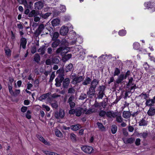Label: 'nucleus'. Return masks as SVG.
<instances>
[{"instance_id":"obj_1","label":"nucleus","mask_w":155,"mask_h":155,"mask_svg":"<svg viewBox=\"0 0 155 155\" xmlns=\"http://www.w3.org/2000/svg\"><path fill=\"white\" fill-rule=\"evenodd\" d=\"M72 36L71 37V39H75L74 40H73L71 42H70L69 43L65 39H64L62 40V44L64 45H68L69 44L71 45H73L75 44L77 42H78L79 43H80L82 42L81 41V38L80 37H78V38H76V33L74 31H73L72 33Z\"/></svg>"},{"instance_id":"obj_2","label":"nucleus","mask_w":155,"mask_h":155,"mask_svg":"<svg viewBox=\"0 0 155 155\" xmlns=\"http://www.w3.org/2000/svg\"><path fill=\"white\" fill-rule=\"evenodd\" d=\"M69 25L68 26H63L61 27L60 29V34L62 35H66L69 31V28L70 29H72L73 27L72 25L70 24H68Z\"/></svg>"},{"instance_id":"obj_3","label":"nucleus","mask_w":155,"mask_h":155,"mask_svg":"<svg viewBox=\"0 0 155 155\" xmlns=\"http://www.w3.org/2000/svg\"><path fill=\"white\" fill-rule=\"evenodd\" d=\"M81 149L84 152L87 154H90L94 151L93 147L91 146H83L81 147Z\"/></svg>"},{"instance_id":"obj_4","label":"nucleus","mask_w":155,"mask_h":155,"mask_svg":"<svg viewBox=\"0 0 155 155\" xmlns=\"http://www.w3.org/2000/svg\"><path fill=\"white\" fill-rule=\"evenodd\" d=\"M54 115L56 119H62L65 115L64 111L62 109L60 110L59 112L56 111L55 112Z\"/></svg>"},{"instance_id":"obj_5","label":"nucleus","mask_w":155,"mask_h":155,"mask_svg":"<svg viewBox=\"0 0 155 155\" xmlns=\"http://www.w3.org/2000/svg\"><path fill=\"white\" fill-rule=\"evenodd\" d=\"M45 28V27L43 24L39 25L35 32V34L37 36H38L42 31Z\"/></svg>"},{"instance_id":"obj_6","label":"nucleus","mask_w":155,"mask_h":155,"mask_svg":"<svg viewBox=\"0 0 155 155\" xmlns=\"http://www.w3.org/2000/svg\"><path fill=\"white\" fill-rule=\"evenodd\" d=\"M35 6L36 9H41L43 7L44 3L42 2L39 1L35 3Z\"/></svg>"},{"instance_id":"obj_7","label":"nucleus","mask_w":155,"mask_h":155,"mask_svg":"<svg viewBox=\"0 0 155 155\" xmlns=\"http://www.w3.org/2000/svg\"><path fill=\"white\" fill-rule=\"evenodd\" d=\"M155 100L154 99V97L153 99L146 100V101L145 103L146 106L149 107L153 106L155 103Z\"/></svg>"},{"instance_id":"obj_8","label":"nucleus","mask_w":155,"mask_h":155,"mask_svg":"<svg viewBox=\"0 0 155 155\" xmlns=\"http://www.w3.org/2000/svg\"><path fill=\"white\" fill-rule=\"evenodd\" d=\"M37 137L40 141H41L45 144L48 145H50V143L49 142H48L46 140H45L44 139V138L41 135H37Z\"/></svg>"},{"instance_id":"obj_9","label":"nucleus","mask_w":155,"mask_h":155,"mask_svg":"<svg viewBox=\"0 0 155 155\" xmlns=\"http://www.w3.org/2000/svg\"><path fill=\"white\" fill-rule=\"evenodd\" d=\"M27 40L24 38H22L21 39L20 46H22L23 49H25L27 44Z\"/></svg>"},{"instance_id":"obj_10","label":"nucleus","mask_w":155,"mask_h":155,"mask_svg":"<svg viewBox=\"0 0 155 155\" xmlns=\"http://www.w3.org/2000/svg\"><path fill=\"white\" fill-rule=\"evenodd\" d=\"M95 92V89L90 87L89 91L87 92V94L90 97H91L94 95Z\"/></svg>"},{"instance_id":"obj_11","label":"nucleus","mask_w":155,"mask_h":155,"mask_svg":"<svg viewBox=\"0 0 155 155\" xmlns=\"http://www.w3.org/2000/svg\"><path fill=\"white\" fill-rule=\"evenodd\" d=\"M70 79L68 78H66L65 79L63 83V86L64 88H67L70 83Z\"/></svg>"},{"instance_id":"obj_12","label":"nucleus","mask_w":155,"mask_h":155,"mask_svg":"<svg viewBox=\"0 0 155 155\" xmlns=\"http://www.w3.org/2000/svg\"><path fill=\"white\" fill-rule=\"evenodd\" d=\"M84 79V78L82 76L76 77L73 79V82L75 81L76 83H79L82 81Z\"/></svg>"},{"instance_id":"obj_13","label":"nucleus","mask_w":155,"mask_h":155,"mask_svg":"<svg viewBox=\"0 0 155 155\" xmlns=\"http://www.w3.org/2000/svg\"><path fill=\"white\" fill-rule=\"evenodd\" d=\"M125 79L124 75V74H120L119 76L117 79L116 80V81L117 83L119 84L124 79Z\"/></svg>"},{"instance_id":"obj_14","label":"nucleus","mask_w":155,"mask_h":155,"mask_svg":"<svg viewBox=\"0 0 155 155\" xmlns=\"http://www.w3.org/2000/svg\"><path fill=\"white\" fill-rule=\"evenodd\" d=\"M147 114L150 116L154 115L155 114V108L152 107H150Z\"/></svg>"},{"instance_id":"obj_15","label":"nucleus","mask_w":155,"mask_h":155,"mask_svg":"<svg viewBox=\"0 0 155 155\" xmlns=\"http://www.w3.org/2000/svg\"><path fill=\"white\" fill-rule=\"evenodd\" d=\"M107 116L109 117H115L117 116V113L111 111L107 112L106 113Z\"/></svg>"},{"instance_id":"obj_16","label":"nucleus","mask_w":155,"mask_h":155,"mask_svg":"<svg viewBox=\"0 0 155 155\" xmlns=\"http://www.w3.org/2000/svg\"><path fill=\"white\" fill-rule=\"evenodd\" d=\"M71 48H63L62 47V51L61 53V55L64 56L70 50Z\"/></svg>"},{"instance_id":"obj_17","label":"nucleus","mask_w":155,"mask_h":155,"mask_svg":"<svg viewBox=\"0 0 155 155\" xmlns=\"http://www.w3.org/2000/svg\"><path fill=\"white\" fill-rule=\"evenodd\" d=\"M145 118H143L139 122L140 126H146L147 124V121Z\"/></svg>"},{"instance_id":"obj_18","label":"nucleus","mask_w":155,"mask_h":155,"mask_svg":"<svg viewBox=\"0 0 155 155\" xmlns=\"http://www.w3.org/2000/svg\"><path fill=\"white\" fill-rule=\"evenodd\" d=\"M81 127V126L79 124L73 125L71 126L70 128L73 130H77Z\"/></svg>"},{"instance_id":"obj_19","label":"nucleus","mask_w":155,"mask_h":155,"mask_svg":"<svg viewBox=\"0 0 155 155\" xmlns=\"http://www.w3.org/2000/svg\"><path fill=\"white\" fill-rule=\"evenodd\" d=\"M21 3L23 4L27 8H31L32 5V3L31 2H29V5H28L26 0H23V1Z\"/></svg>"},{"instance_id":"obj_20","label":"nucleus","mask_w":155,"mask_h":155,"mask_svg":"<svg viewBox=\"0 0 155 155\" xmlns=\"http://www.w3.org/2000/svg\"><path fill=\"white\" fill-rule=\"evenodd\" d=\"M123 117L127 119L130 116V113L128 111H124L123 113Z\"/></svg>"},{"instance_id":"obj_21","label":"nucleus","mask_w":155,"mask_h":155,"mask_svg":"<svg viewBox=\"0 0 155 155\" xmlns=\"http://www.w3.org/2000/svg\"><path fill=\"white\" fill-rule=\"evenodd\" d=\"M98 83L96 79H94L91 82L90 87L95 89Z\"/></svg>"},{"instance_id":"obj_22","label":"nucleus","mask_w":155,"mask_h":155,"mask_svg":"<svg viewBox=\"0 0 155 155\" xmlns=\"http://www.w3.org/2000/svg\"><path fill=\"white\" fill-rule=\"evenodd\" d=\"M97 124L100 130L103 131H105V128L101 123L98 122L97 123Z\"/></svg>"},{"instance_id":"obj_23","label":"nucleus","mask_w":155,"mask_h":155,"mask_svg":"<svg viewBox=\"0 0 155 155\" xmlns=\"http://www.w3.org/2000/svg\"><path fill=\"white\" fill-rule=\"evenodd\" d=\"M134 139L133 138H130L126 140H124V143H132L134 142Z\"/></svg>"},{"instance_id":"obj_24","label":"nucleus","mask_w":155,"mask_h":155,"mask_svg":"<svg viewBox=\"0 0 155 155\" xmlns=\"http://www.w3.org/2000/svg\"><path fill=\"white\" fill-rule=\"evenodd\" d=\"M51 23L53 26H56L59 24L60 20L58 19L55 18L52 21Z\"/></svg>"},{"instance_id":"obj_25","label":"nucleus","mask_w":155,"mask_h":155,"mask_svg":"<svg viewBox=\"0 0 155 155\" xmlns=\"http://www.w3.org/2000/svg\"><path fill=\"white\" fill-rule=\"evenodd\" d=\"M38 14V11H36L34 10H32L29 14L28 16L29 17H34L36 15Z\"/></svg>"},{"instance_id":"obj_26","label":"nucleus","mask_w":155,"mask_h":155,"mask_svg":"<svg viewBox=\"0 0 155 155\" xmlns=\"http://www.w3.org/2000/svg\"><path fill=\"white\" fill-rule=\"evenodd\" d=\"M82 108L81 107H78L76 109L75 114L77 116H80L82 113Z\"/></svg>"},{"instance_id":"obj_27","label":"nucleus","mask_w":155,"mask_h":155,"mask_svg":"<svg viewBox=\"0 0 155 155\" xmlns=\"http://www.w3.org/2000/svg\"><path fill=\"white\" fill-rule=\"evenodd\" d=\"M50 94L49 93H47L45 94H44L41 96L39 98V100L41 101L43 100H45L48 98Z\"/></svg>"},{"instance_id":"obj_28","label":"nucleus","mask_w":155,"mask_h":155,"mask_svg":"<svg viewBox=\"0 0 155 155\" xmlns=\"http://www.w3.org/2000/svg\"><path fill=\"white\" fill-rule=\"evenodd\" d=\"M70 48L71 49V50L73 49L72 50L75 53L79 51L80 49L81 48V46L80 45H77L74 47H72Z\"/></svg>"},{"instance_id":"obj_29","label":"nucleus","mask_w":155,"mask_h":155,"mask_svg":"<svg viewBox=\"0 0 155 155\" xmlns=\"http://www.w3.org/2000/svg\"><path fill=\"white\" fill-rule=\"evenodd\" d=\"M40 58L39 55L38 54H35L34 60L37 63H39L40 61Z\"/></svg>"},{"instance_id":"obj_30","label":"nucleus","mask_w":155,"mask_h":155,"mask_svg":"<svg viewBox=\"0 0 155 155\" xmlns=\"http://www.w3.org/2000/svg\"><path fill=\"white\" fill-rule=\"evenodd\" d=\"M55 133L56 135L59 137H61L63 136L61 132L58 129H56L55 130Z\"/></svg>"},{"instance_id":"obj_31","label":"nucleus","mask_w":155,"mask_h":155,"mask_svg":"<svg viewBox=\"0 0 155 155\" xmlns=\"http://www.w3.org/2000/svg\"><path fill=\"white\" fill-rule=\"evenodd\" d=\"M91 81V79L89 77H87L84 81L83 82V84L86 85L89 84Z\"/></svg>"},{"instance_id":"obj_32","label":"nucleus","mask_w":155,"mask_h":155,"mask_svg":"<svg viewBox=\"0 0 155 155\" xmlns=\"http://www.w3.org/2000/svg\"><path fill=\"white\" fill-rule=\"evenodd\" d=\"M117 127L115 125H113L111 127V132L113 134H115L117 131Z\"/></svg>"},{"instance_id":"obj_33","label":"nucleus","mask_w":155,"mask_h":155,"mask_svg":"<svg viewBox=\"0 0 155 155\" xmlns=\"http://www.w3.org/2000/svg\"><path fill=\"white\" fill-rule=\"evenodd\" d=\"M73 66V65L71 64H69L66 67L65 71L66 72L70 71L71 70Z\"/></svg>"},{"instance_id":"obj_34","label":"nucleus","mask_w":155,"mask_h":155,"mask_svg":"<svg viewBox=\"0 0 155 155\" xmlns=\"http://www.w3.org/2000/svg\"><path fill=\"white\" fill-rule=\"evenodd\" d=\"M116 118V120L118 123L122 122L123 121V118H122L120 115H117V116Z\"/></svg>"},{"instance_id":"obj_35","label":"nucleus","mask_w":155,"mask_h":155,"mask_svg":"<svg viewBox=\"0 0 155 155\" xmlns=\"http://www.w3.org/2000/svg\"><path fill=\"white\" fill-rule=\"evenodd\" d=\"M5 51L6 55L8 57H9L11 56V51L8 48H5Z\"/></svg>"},{"instance_id":"obj_36","label":"nucleus","mask_w":155,"mask_h":155,"mask_svg":"<svg viewBox=\"0 0 155 155\" xmlns=\"http://www.w3.org/2000/svg\"><path fill=\"white\" fill-rule=\"evenodd\" d=\"M8 88L10 93L12 95H14V92L12 89V84L8 85Z\"/></svg>"},{"instance_id":"obj_37","label":"nucleus","mask_w":155,"mask_h":155,"mask_svg":"<svg viewBox=\"0 0 155 155\" xmlns=\"http://www.w3.org/2000/svg\"><path fill=\"white\" fill-rule=\"evenodd\" d=\"M59 34L58 32H54L53 35V36L52 38L53 40H55L58 37Z\"/></svg>"},{"instance_id":"obj_38","label":"nucleus","mask_w":155,"mask_h":155,"mask_svg":"<svg viewBox=\"0 0 155 155\" xmlns=\"http://www.w3.org/2000/svg\"><path fill=\"white\" fill-rule=\"evenodd\" d=\"M40 17H41V16L38 13V14L37 15H36L34 17V21L35 22H38L40 20Z\"/></svg>"},{"instance_id":"obj_39","label":"nucleus","mask_w":155,"mask_h":155,"mask_svg":"<svg viewBox=\"0 0 155 155\" xmlns=\"http://www.w3.org/2000/svg\"><path fill=\"white\" fill-rule=\"evenodd\" d=\"M140 47V44L138 42L134 43L133 44L134 48L135 50L138 49Z\"/></svg>"},{"instance_id":"obj_40","label":"nucleus","mask_w":155,"mask_h":155,"mask_svg":"<svg viewBox=\"0 0 155 155\" xmlns=\"http://www.w3.org/2000/svg\"><path fill=\"white\" fill-rule=\"evenodd\" d=\"M70 138L72 141L75 142L76 141V135L73 133H71L70 134Z\"/></svg>"},{"instance_id":"obj_41","label":"nucleus","mask_w":155,"mask_h":155,"mask_svg":"<svg viewBox=\"0 0 155 155\" xmlns=\"http://www.w3.org/2000/svg\"><path fill=\"white\" fill-rule=\"evenodd\" d=\"M59 44V41H55L52 43V47L54 48H56L58 45Z\"/></svg>"},{"instance_id":"obj_42","label":"nucleus","mask_w":155,"mask_h":155,"mask_svg":"<svg viewBox=\"0 0 155 155\" xmlns=\"http://www.w3.org/2000/svg\"><path fill=\"white\" fill-rule=\"evenodd\" d=\"M119 34L121 36H123L125 35L126 34V31L125 30H122L119 31L118 32Z\"/></svg>"},{"instance_id":"obj_43","label":"nucleus","mask_w":155,"mask_h":155,"mask_svg":"<svg viewBox=\"0 0 155 155\" xmlns=\"http://www.w3.org/2000/svg\"><path fill=\"white\" fill-rule=\"evenodd\" d=\"M55 81L56 82V83L55 84L56 86L58 87L60 86L61 85V82L59 81L58 78H56L55 79Z\"/></svg>"},{"instance_id":"obj_44","label":"nucleus","mask_w":155,"mask_h":155,"mask_svg":"<svg viewBox=\"0 0 155 155\" xmlns=\"http://www.w3.org/2000/svg\"><path fill=\"white\" fill-rule=\"evenodd\" d=\"M51 105L52 107L54 109H57L58 107V102L55 101L54 103L51 104Z\"/></svg>"},{"instance_id":"obj_45","label":"nucleus","mask_w":155,"mask_h":155,"mask_svg":"<svg viewBox=\"0 0 155 155\" xmlns=\"http://www.w3.org/2000/svg\"><path fill=\"white\" fill-rule=\"evenodd\" d=\"M38 52H41V54H43L45 53L44 47H40L38 49Z\"/></svg>"},{"instance_id":"obj_46","label":"nucleus","mask_w":155,"mask_h":155,"mask_svg":"<svg viewBox=\"0 0 155 155\" xmlns=\"http://www.w3.org/2000/svg\"><path fill=\"white\" fill-rule=\"evenodd\" d=\"M59 62V60L57 58H54L52 59V62L54 64H58Z\"/></svg>"},{"instance_id":"obj_47","label":"nucleus","mask_w":155,"mask_h":155,"mask_svg":"<svg viewBox=\"0 0 155 155\" xmlns=\"http://www.w3.org/2000/svg\"><path fill=\"white\" fill-rule=\"evenodd\" d=\"M75 90L73 87H71L69 88L68 91V93L69 94H72L74 93Z\"/></svg>"},{"instance_id":"obj_48","label":"nucleus","mask_w":155,"mask_h":155,"mask_svg":"<svg viewBox=\"0 0 155 155\" xmlns=\"http://www.w3.org/2000/svg\"><path fill=\"white\" fill-rule=\"evenodd\" d=\"M99 95L98 96V98L99 99H102L103 97L104 93L102 91H100L99 93Z\"/></svg>"},{"instance_id":"obj_49","label":"nucleus","mask_w":155,"mask_h":155,"mask_svg":"<svg viewBox=\"0 0 155 155\" xmlns=\"http://www.w3.org/2000/svg\"><path fill=\"white\" fill-rule=\"evenodd\" d=\"M51 13L49 12H47L44 15H42V17L45 19L47 18L50 15Z\"/></svg>"},{"instance_id":"obj_50","label":"nucleus","mask_w":155,"mask_h":155,"mask_svg":"<svg viewBox=\"0 0 155 155\" xmlns=\"http://www.w3.org/2000/svg\"><path fill=\"white\" fill-rule=\"evenodd\" d=\"M120 73V71L117 68H116L115 70L114 74V76L118 75Z\"/></svg>"},{"instance_id":"obj_51","label":"nucleus","mask_w":155,"mask_h":155,"mask_svg":"<svg viewBox=\"0 0 155 155\" xmlns=\"http://www.w3.org/2000/svg\"><path fill=\"white\" fill-rule=\"evenodd\" d=\"M55 77L54 72H52L50 78L49 80L50 82H51L54 78Z\"/></svg>"},{"instance_id":"obj_52","label":"nucleus","mask_w":155,"mask_h":155,"mask_svg":"<svg viewBox=\"0 0 155 155\" xmlns=\"http://www.w3.org/2000/svg\"><path fill=\"white\" fill-rule=\"evenodd\" d=\"M31 112L30 110H28L27 112L26 116L27 118L30 119L31 118V116L30 115Z\"/></svg>"},{"instance_id":"obj_53","label":"nucleus","mask_w":155,"mask_h":155,"mask_svg":"<svg viewBox=\"0 0 155 155\" xmlns=\"http://www.w3.org/2000/svg\"><path fill=\"white\" fill-rule=\"evenodd\" d=\"M57 78H58L59 81H60V82H62L64 80V78L63 77V76H62V75H59Z\"/></svg>"},{"instance_id":"obj_54","label":"nucleus","mask_w":155,"mask_h":155,"mask_svg":"<svg viewBox=\"0 0 155 155\" xmlns=\"http://www.w3.org/2000/svg\"><path fill=\"white\" fill-rule=\"evenodd\" d=\"M140 96L141 97L144 99H146L147 98H148V97L149 95H147L146 94H142Z\"/></svg>"},{"instance_id":"obj_55","label":"nucleus","mask_w":155,"mask_h":155,"mask_svg":"<svg viewBox=\"0 0 155 155\" xmlns=\"http://www.w3.org/2000/svg\"><path fill=\"white\" fill-rule=\"evenodd\" d=\"M106 114V112L104 110H101L99 113V115L100 116L103 117Z\"/></svg>"},{"instance_id":"obj_56","label":"nucleus","mask_w":155,"mask_h":155,"mask_svg":"<svg viewBox=\"0 0 155 155\" xmlns=\"http://www.w3.org/2000/svg\"><path fill=\"white\" fill-rule=\"evenodd\" d=\"M42 107L43 108H45L46 110L48 111H49L50 110V108L49 107L45 104H43L42 105Z\"/></svg>"},{"instance_id":"obj_57","label":"nucleus","mask_w":155,"mask_h":155,"mask_svg":"<svg viewBox=\"0 0 155 155\" xmlns=\"http://www.w3.org/2000/svg\"><path fill=\"white\" fill-rule=\"evenodd\" d=\"M60 10L62 12H64L66 10L65 6L64 5H61L60 7Z\"/></svg>"},{"instance_id":"obj_58","label":"nucleus","mask_w":155,"mask_h":155,"mask_svg":"<svg viewBox=\"0 0 155 155\" xmlns=\"http://www.w3.org/2000/svg\"><path fill=\"white\" fill-rule=\"evenodd\" d=\"M39 83V81L38 79L36 80L35 81L34 84L35 87H38V84Z\"/></svg>"},{"instance_id":"obj_59","label":"nucleus","mask_w":155,"mask_h":155,"mask_svg":"<svg viewBox=\"0 0 155 155\" xmlns=\"http://www.w3.org/2000/svg\"><path fill=\"white\" fill-rule=\"evenodd\" d=\"M62 51V47H60L57 50L56 52L57 54L61 53V55Z\"/></svg>"},{"instance_id":"obj_60","label":"nucleus","mask_w":155,"mask_h":155,"mask_svg":"<svg viewBox=\"0 0 155 155\" xmlns=\"http://www.w3.org/2000/svg\"><path fill=\"white\" fill-rule=\"evenodd\" d=\"M87 97V95L84 94H82L80 96V99L81 100H84Z\"/></svg>"},{"instance_id":"obj_61","label":"nucleus","mask_w":155,"mask_h":155,"mask_svg":"<svg viewBox=\"0 0 155 155\" xmlns=\"http://www.w3.org/2000/svg\"><path fill=\"white\" fill-rule=\"evenodd\" d=\"M133 81V78L132 77L129 79V82L128 85H132V82Z\"/></svg>"},{"instance_id":"obj_62","label":"nucleus","mask_w":155,"mask_h":155,"mask_svg":"<svg viewBox=\"0 0 155 155\" xmlns=\"http://www.w3.org/2000/svg\"><path fill=\"white\" fill-rule=\"evenodd\" d=\"M143 66L144 67L145 69L147 71L148 70L149 68V66L148 65V64L147 63L145 62L144 63V64L143 65Z\"/></svg>"},{"instance_id":"obj_63","label":"nucleus","mask_w":155,"mask_h":155,"mask_svg":"<svg viewBox=\"0 0 155 155\" xmlns=\"http://www.w3.org/2000/svg\"><path fill=\"white\" fill-rule=\"evenodd\" d=\"M140 140L139 138L136 139L135 141V144L137 146H139L140 144Z\"/></svg>"},{"instance_id":"obj_64","label":"nucleus","mask_w":155,"mask_h":155,"mask_svg":"<svg viewBox=\"0 0 155 155\" xmlns=\"http://www.w3.org/2000/svg\"><path fill=\"white\" fill-rule=\"evenodd\" d=\"M27 110V107L25 106L22 107L21 109V111L23 112H25Z\"/></svg>"}]
</instances>
